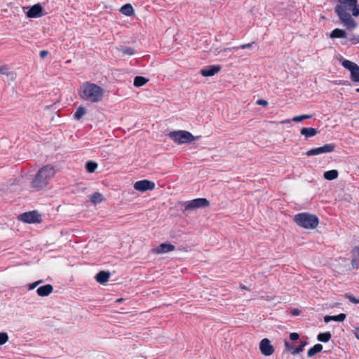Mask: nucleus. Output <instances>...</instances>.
Wrapping results in <instances>:
<instances>
[{
  "mask_svg": "<svg viewBox=\"0 0 359 359\" xmlns=\"http://www.w3.org/2000/svg\"><path fill=\"white\" fill-rule=\"evenodd\" d=\"M285 348L290 351H291L292 354L296 355L303 351V349L300 346H292L290 343L288 341H285Z\"/></svg>",
  "mask_w": 359,
  "mask_h": 359,
  "instance_id": "5701e85b",
  "label": "nucleus"
},
{
  "mask_svg": "<svg viewBox=\"0 0 359 359\" xmlns=\"http://www.w3.org/2000/svg\"><path fill=\"white\" fill-rule=\"evenodd\" d=\"M49 54V52L48 50H41L39 53V55L41 58H45Z\"/></svg>",
  "mask_w": 359,
  "mask_h": 359,
  "instance_id": "79ce46f5",
  "label": "nucleus"
},
{
  "mask_svg": "<svg viewBox=\"0 0 359 359\" xmlns=\"http://www.w3.org/2000/svg\"><path fill=\"white\" fill-rule=\"evenodd\" d=\"M336 145L334 143L326 144L323 147L313 148L309 150L306 155L307 156L320 155L322 154L331 153L335 149Z\"/></svg>",
  "mask_w": 359,
  "mask_h": 359,
  "instance_id": "0eeeda50",
  "label": "nucleus"
},
{
  "mask_svg": "<svg viewBox=\"0 0 359 359\" xmlns=\"http://www.w3.org/2000/svg\"><path fill=\"white\" fill-rule=\"evenodd\" d=\"M120 50L123 55H133L135 54V50L133 48L130 47L123 46L121 47Z\"/></svg>",
  "mask_w": 359,
  "mask_h": 359,
  "instance_id": "473e14b6",
  "label": "nucleus"
},
{
  "mask_svg": "<svg viewBox=\"0 0 359 359\" xmlns=\"http://www.w3.org/2000/svg\"><path fill=\"white\" fill-rule=\"evenodd\" d=\"M241 288L242 290H248V287L245 285H241Z\"/></svg>",
  "mask_w": 359,
  "mask_h": 359,
  "instance_id": "de8ad7c7",
  "label": "nucleus"
},
{
  "mask_svg": "<svg viewBox=\"0 0 359 359\" xmlns=\"http://www.w3.org/2000/svg\"><path fill=\"white\" fill-rule=\"evenodd\" d=\"M210 205V201L204 198H198L187 202L185 210H192L197 208H205Z\"/></svg>",
  "mask_w": 359,
  "mask_h": 359,
  "instance_id": "423d86ee",
  "label": "nucleus"
},
{
  "mask_svg": "<svg viewBox=\"0 0 359 359\" xmlns=\"http://www.w3.org/2000/svg\"><path fill=\"white\" fill-rule=\"evenodd\" d=\"M53 291V287L50 284H47L39 287L36 290L37 294L40 297H47Z\"/></svg>",
  "mask_w": 359,
  "mask_h": 359,
  "instance_id": "4468645a",
  "label": "nucleus"
},
{
  "mask_svg": "<svg viewBox=\"0 0 359 359\" xmlns=\"http://www.w3.org/2000/svg\"><path fill=\"white\" fill-rule=\"evenodd\" d=\"M354 252L356 257L352 259L351 264L353 268L358 269L359 268V247H355Z\"/></svg>",
  "mask_w": 359,
  "mask_h": 359,
  "instance_id": "c756f323",
  "label": "nucleus"
},
{
  "mask_svg": "<svg viewBox=\"0 0 359 359\" xmlns=\"http://www.w3.org/2000/svg\"><path fill=\"white\" fill-rule=\"evenodd\" d=\"M332 337V334L330 332L320 333L317 336V339L321 342L326 343L330 341Z\"/></svg>",
  "mask_w": 359,
  "mask_h": 359,
  "instance_id": "bb28decb",
  "label": "nucleus"
},
{
  "mask_svg": "<svg viewBox=\"0 0 359 359\" xmlns=\"http://www.w3.org/2000/svg\"><path fill=\"white\" fill-rule=\"evenodd\" d=\"M120 12L126 16H131L134 13V9L130 4H126L121 8Z\"/></svg>",
  "mask_w": 359,
  "mask_h": 359,
  "instance_id": "4be33fe9",
  "label": "nucleus"
},
{
  "mask_svg": "<svg viewBox=\"0 0 359 359\" xmlns=\"http://www.w3.org/2000/svg\"><path fill=\"white\" fill-rule=\"evenodd\" d=\"M259 349L261 353L266 356L271 355L275 351L273 346L271 344V341L266 338L260 341Z\"/></svg>",
  "mask_w": 359,
  "mask_h": 359,
  "instance_id": "9d476101",
  "label": "nucleus"
},
{
  "mask_svg": "<svg viewBox=\"0 0 359 359\" xmlns=\"http://www.w3.org/2000/svg\"><path fill=\"white\" fill-rule=\"evenodd\" d=\"M334 11L348 29L352 30L356 27L357 22L352 18V15H359L358 0H338Z\"/></svg>",
  "mask_w": 359,
  "mask_h": 359,
  "instance_id": "f257e3e1",
  "label": "nucleus"
},
{
  "mask_svg": "<svg viewBox=\"0 0 359 359\" xmlns=\"http://www.w3.org/2000/svg\"><path fill=\"white\" fill-rule=\"evenodd\" d=\"M168 137L172 139L175 142L182 144L191 142L196 140L190 132L187 130H176L171 131L168 133Z\"/></svg>",
  "mask_w": 359,
  "mask_h": 359,
  "instance_id": "39448f33",
  "label": "nucleus"
},
{
  "mask_svg": "<svg viewBox=\"0 0 359 359\" xmlns=\"http://www.w3.org/2000/svg\"><path fill=\"white\" fill-rule=\"evenodd\" d=\"M313 117L312 114H304L301 116H297L292 118V121L294 122H300L304 119L311 118Z\"/></svg>",
  "mask_w": 359,
  "mask_h": 359,
  "instance_id": "2f4dec72",
  "label": "nucleus"
},
{
  "mask_svg": "<svg viewBox=\"0 0 359 359\" xmlns=\"http://www.w3.org/2000/svg\"><path fill=\"white\" fill-rule=\"evenodd\" d=\"M341 65L342 66L350 71L351 74L355 70V69L357 68V67H359L356 63L352 62V61H350L348 60H344L342 61L341 62Z\"/></svg>",
  "mask_w": 359,
  "mask_h": 359,
  "instance_id": "aec40b11",
  "label": "nucleus"
},
{
  "mask_svg": "<svg viewBox=\"0 0 359 359\" xmlns=\"http://www.w3.org/2000/svg\"><path fill=\"white\" fill-rule=\"evenodd\" d=\"M323 348V346L322 344H316L313 347H311V348L309 349V351L307 352V355L310 358L313 357L316 353H320V351H322Z\"/></svg>",
  "mask_w": 359,
  "mask_h": 359,
  "instance_id": "412c9836",
  "label": "nucleus"
},
{
  "mask_svg": "<svg viewBox=\"0 0 359 359\" xmlns=\"http://www.w3.org/2000/svg\"><path fill=\"white\" fill-rule=\"evenodd\" d=\"M348 41L351 43V44H357L359 43V36L358 35H352Z\"/></svg>",
  "mask_w": 359,
  "mask_h": 359,
  "instance_id": "4c0bfd02",
  "label": "nucleus"
},
{
  "mask_svg": "<svg viewBox=\"0 0 359 359\" xmlns=\"http://www.w3.org/2000/svg\"><path fill=\"white\" fill-rule=\"evenodd\" d=\"M220 71V67L217 65H210L206 68L202 69L200 74L205 77L212 76L217 74Z\"/></svg>",
  "mask_w": 359,
  "mask_h": 359,
  "instance_id": "f8f14e48",
  "label": "nucleus"
},
{
  "mask_svg": "<svg viewBox=\"0 0 359 359\" xmlns=\"http://www.w3.org/2000/svg\"><path fill=\"white\" fill-rule=\"evenodd\" d=\"M346 297L352 303L359 304V299H357L353 294H346Z\"/></svg>",
  "mask_w": 359,
  "mask_h": 359,
  "instance_id": "c9c22d12",
  "label": "nucleus"
},
{
  "mask_svg": "<svg viewBox=\"0 0 359 359\" xmlns=\"http://www.w3.org/2000/svg\"><path fill=\"white\" fill-rule=\"evenodd\" d=\"M43 15V7L40 4H35L30 7L27 12V16L30 18H39Z\"/></svg>",
  "mask_w": 359,
  "mask_h": 359,
  "instance_id": "9b49d317",
  "label": "nucleus"
},
{
  "mask_svg": "<svg viewBox=\"0 0 359 359\" xmlns=\"http://www.w3.org/2000/svg\"><path fill=\"white\" fill-rule=\"evenodd\" d=\"M42 282V280H38V281H36L32 284H29L27 285V287H28V290H33L34 288H35L39 283H41Z\"/></svg>",
  "mask_w": 359,
  "mask_h": 359,
  "instance_id": "ea45409f",
  "label": "nucleus"
},
{
  "mask_svg": "<svg viewBox=\"0 0 359 359\" xmlns=\"http://www.w3.org/2000/svg\"><path fill=\"white\" fill-rule=\"evenodd\" d=\"M18 219L19 220H22V215H19L18 217Z\"/></svg>",
  "mask_w": 359,
  "mask_h": 359,
  "instance_id": "09e8293b",
  "label": "nucleus"
},
{
  "mask_svg": "<svg viewBox=\"0 0 359 359\" xmlns=\"http://www.w3.org/2000/svg\"><path fill=\"white\" fill-rule=\"evenodd\" d=\"M97 168V163L94 161H88L86 163V169L90 173L95 172Z\"/></svg>",
  "mask_w": 359,
  "mask_h": 359,
  "instance_id": "c85d7f7f",
  "label": "nucleus"
},
{
  "mask_svg": "<svg viewBox=\"0 0 359 359\" xmlns=\"http://www.w3.org/2000/svg\"><path fill=\"white\" fill-rule=\"evenodd\" d=\"M104 90L95 83L84 82L80 86L78 93L80 97L92 103L100 102L104 96Z\"/></svg>",
  "mask_w": 359,
  "mask_h": 359,
  "instance_id": "f03ea898",
  "label": "nucleus"
},
{
  "mask_svg": "<svg viewBox=\"0 0 359 359\" xmlns=\"http://www.w3.org/2000/svg\"><path fill=\"white\" fill-rule=\"evenodd\" d=\"M56 174V170L51 165H46L41 168L36 173L32 187L37 190L45 189Z\"/></svg>",
  "mask_w": 359,
  "mask_h": 359,
  "instance_id": "7ed1b4c3",
  "label": "nucleus"
},
{
  "mask_svg": "<svg viewBox=\"0 0 359 359\" xmlns=\"http://www.w3.org/2000/svg\"><path fill=\"white\" fill-rule=\"evenodd\" d=\"M256 104L257 105L266 107L268 105V102L265 100L259 99V100H257Z\"/></svg>",
  "mask_w": 359,
  "mask_h": 359,
  "instance_id": "58836bf2",
  "label": "nucleus"
},
{
  "mask_svg": "<svg viewBox=\"0 0 359 359\" xmlns=\"http://www.w3.org/2000/svg\"><path fill=\"white\" fill-rule=\"evenodd\" d=\"M341 65L342 66L350 71L351 74L355 70V69L357 68V67H359L356 63L352 62V61H350L348 60H344L342 61L341 62Z\"/></svg>",
  "mask_w": 359,
  "mask_h": 359,
  "instance_id": "6ab92c4d",
  "label": "nucleus"
},
{
  "mask_svg": "<svg viewBox=\"0 0 359 359\" xmlns=\"http://www.w3.org/2000/svg\"><path fill=\"white\" fill-rule=\"evenodd\" d=\"M103 195L99 192L93 193L90 198V202L93 204L100 203L103 201Z\"/></svg>",
  "mask_w": 359,
  "mask_h": 359,
  "instance_id": "a878e982",
  "label": "nucleus"
},
{
  "mask_svg": "<svg viewBox=\"0 0 359 359\" xmlns=\"http://www.w3.org/2000/svg\"><path fill=\"white\" fill-rule=\"evenodd\" d=\"M8 340V336L6 332H0V345H4Z\"/></svg>",
  "mask_w": 359,
  "mask_h": 359,
  "instance_id": "f704fd0d",
  "label": "nucleus"
},
{
  "mask_svg": "<svg viewBox=\"0 0 359 359\" xmlns=\"http://www.w3.org/2000/svg\"><path fill=\"white\" fill-rule=\"evenodd\" d=\"M230 48H224V50H229Z\"/></svg>",
  "mask_w": 359,
  "mask_h": 359,
  "instance_id": "3c124183",
  "label": "nucleus"
},
{
  "mask_svg": "<svg viewBox=\"0 0 359 359\" xmlns=\"http://www.w3.org/2000/svg\"><path fill=\"white\" fill-rule=\"evenodd\" d=\"M254 43H255V41H253L252 43H243V44H241L239 47H233V49L237 50L238 48H241V49L248 48L252 47V44H254Z\"/></svg>",
  "mask_w": 359,
  "mask_h": 359,
  "instance_id": "e433bc0d",
  "label": "nucleus"
},
{
  "mask_svg": "<svg viewBox=\"0 0 359 359\" xmlns=\"http://www.w3.org/2000/svg\"><path fill=\"white\" fill-rule=\"evenodd\" d=\"M346 315L345 313H340L337 316H325L324 317V321L329 323L331 320L337 322H343L346 319Z\"/></svg>",
  "mask_w": 359,
  "mask_h": 359,
  "instance_id": "a211bd4d",
  "label": "nucleus"
},
{
  "mask_svg": "<svg viewBox=\"0 0 359 359\" xmlns=\"http://www.w3.org/2000/svg\"><path fill=\"white\" fill-rule=\"evenodd\" d=\"M0 74L6 75L12 80H14L16 77V74L11 71L9 66L6 65L0 66Z\"/></svg>",
  "mask_w": 359,
  "mask_h": 359,
  "instance_id": "f3484780",
  "label": "nucleus"
},
{
  "mask_svg": "<svg viewBox=\"0 0 359 359\" xmlns=\"http://www.w3.org/2000/svg\"><path fill=\"white\" fill-rule=\"evenodd\" d=\"M355 336L359 340V327L355 328Z\"/></svg>",
  "mask_w": 359,
  "mask_h": 359,
  "instance_id": "a18cd8bd",
  "label": "nucleus"
},
{
  "mask_svg": "<svg viewBox=\"0 0 359 359\" xmlns=\"http://www.w3.org/2000/svg\"><path fill=\"white\" fill-rule=\"evenodd\" d=\"M148 81V79L140 76H137L134 79V86L135 87H140L146 84Z\"/></svg>",
  "mask_w": 359,
  "mask_h": 359,
  "instance_id": "cd10ccee",
  "label": "nucleus"
},
{
  "mask_svg": "<svg viewBox=\"0 0 359 359\" xmlns=\"http://www.w3.org/2000/svg\"><path fill=\"white\" fill-rule=\"evenodd\" d=\"M291 313L293 316H298L300 314V311L297 309H294L291 310Z\"/></svg>",
  "mask_w": 359,
  "mask_h": 359,
  "instance_id": "37998d69",
  "label": "nucleus"
},
{
  "mask_svg": "<svg viewBox=\"0 0 359 359\" xmlns=\"http://www.w3.org/2000/svg\"><path fill=\"white\" fill-rule=\"evenodd\" d=\"M299 338V335L298 333L292 332L290 334V339L292 341L297 340Z\"/></svg>",
  "mask_w": 359,
  "mask_h": 359,
  "instance_id": "a19ab883",
  "label": "nucleus"
},
{
  "mask_svg": "<svg viewBox=\"0 0 359 359\" xmlns=\"http://www.w3.org/2000/svg\"><path fill=\"white\" fill-rule=\"evenodd\" d=\"M330 37L332 39L335 38H346V32L344 29H334L330 34Z\"/></svg>",
  "mask_w": 359,
  "mask_h": 359,
  "instance_id": "b1692460",
  "label": "nucleus"
},
{
  "mask_svg": "<svg viewBox=\"0 0 359 359\" xmlns=\"http://www.w3.org/2000/svg\"><path fill=\"white\" fill-rule=\"evenodd\" d=\"M154 188L155 183L147 180H140L134 184V189L142 192L153 190Z\"/></svg>",
  "mask_w": 359,
  "mask_h": 359,
  "instance_id": "1a4fd4ad",
  "label": "nucleus"
},
{
  "mask_svg": "<svg viewBox=\"0 0 359 359\" xmlns=\"http://www.w3.org/2000/svg\"><path fill=\"white\" fill-rule=\"evenodd\" d=\"M110 278V273L108 271H101L95 276V280L100 284H104Z\"/></svg>",
  "mask_w": 359,
  "mask_h": 359,
  "instance_id": "2eb2a0df",
  "label": "nucleus"
},
{
  "mask_svg": "<svg viewBox=\"0 0 359 359\" xmlns=\"http://www.w3.org/2000/svg\"><path fill=\"white\" fill-rule=\"evenodd\" d=\"M300 133L304 135L306 139L312 137L318 133V130L313 128H302Z\"/></svg>",
  "mask_w": 359,
  "mask_h": 359,
  "instance_id": "dca6fc26",
  "label": "nucleus"
},
{
  "mask_svg": "<svg viewBox=\"0 0 359 359\" xmlns=\"http://www.w3.org/2000/svg\"><path fill=\"white\" fill-rule=\"evenodd\" d=\"M175 245L170 244V243H161L159 246H158L156 248L154 249V252L156 254H163L169 252H172L175 250Z\"/></svg>",
  "mask_w": 359,
  "mask_h": 359,
  "instance_id": "ddd939ff",
  "label": "nucleus"
},
{
  "mask_svg": "<svg viewBox=\"0 0 359 359\" xmlns=\"http://www.w3.org/2000/svg\"><path fill=\"white\" fill-rule=\"evenodd\" d=\"M307 344L306 341H301L300 347L303 349L304 347Z\"/></svg>",
  "mask_w": 359,
  "mask_h": 359,
  "instance_id": "49530a36",
  "label": "nucleus"
},
{
  "mask_svg": "<svg viewBox=\"0 0 359 359\" xmlns=\"http://www.w3.org/2000/svg\"><path fill=\"white\" fill-rule=\"evenodd\" d=\"M86 109L83 107L81 106L77 109L76 113L74 115V118L76 120H80L83 117V116L86 114Z\"/></svg>",
  "mask_w": 359,
  "mask_h": 359,
  "instance_id": "7c9ffc66",
  "label": "nucleus"
},
{
  "mask_svg": "<svg viewBox=\"0 0 359 359\" xmlns=\"http://www.w3.org/2000/svg\"><path fill=\"white\" fill-rule=\"evenodd\" d=\"M41 222V215L37 210L24 212V223L40 224Z\"/></svg>",
  "mask_w": 359,
  "mask_h": 359,
  "instance_id": "6e6552de",
  "label": "nucleus"
},
{
  "mask_svg": "<svg viewBox=\"0 0 359 359\" xmlns=\"http://www.w3.org/2000/svg\"><path fill=\"white\" fill-rule=\"evenodd\" d=\"M351 79L353 82H359V67L351 74Z\"/></svg>",
  "mask_w": 359,
  "mask_h": 359,
  "instance_id": "72a5a7b5",
  "label": "nucleus"
},
{
  "mask_svg": "<svg viewBox=\"0 0 359 359\" xmlns=\"http://www.w3.org/2000/svg\"><path fill=\"white\" fill-rule=\"evenodd\" d=\"M355 91H356L357 93H359V88H356V89H355Z\"/></svg>",
  "mask_w": 359,
  "mask_h": 359,
  "instance_id": "8fccbe9b",
  "label": "nucleus"
},
{
  "mask_svg": "<svg viewBox=\"0 0 359 359\" xmlns=\"http://www.w3.org/2000/svg\"><path fill=\"white\" fill-rule=\"evenodd\" d=\"M294 221L298 226L307 229H315L319 224V219L316 215L307 212L295 215Z\"/></svg>",
  "mask_w": 359,
  "mask_h": 359,
  "instance_id": "20e7f679",
  "label": "nucleus"
},
{
  "mask_svg": "<svg viewBox=\"0 0 359 359\" xmlns=\"http://www.w3.org/2000/svg\"><path fill=\"white\" fill-rule=\"evenodd\" d=\"M292 119H285V120H283L280 121V123L281 124H287V123H290L292 122Z\"/></svg>",
  "mask_w": 359,
  "mask_h": 359,
  "instance_id": "c03bdc74",
  "label": "nucleus"
},
{
  "mask_svg": "<svg viewBox=\"0 0 359 359\" xmlns=\"http://www.w3.org/2000/svg\"><path fill=\"white\" fill-rule=\"evenodd\" d=\"M339 172L337 170H331L324 172V178L327 180H333L338 177Z\"/></svg>",
  "mask_w": 359,
  "mask_h": 359,
  "instance_id": "393cba45",
  "label": "nucleus"
}]
</instances>
